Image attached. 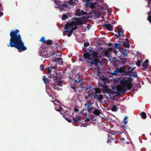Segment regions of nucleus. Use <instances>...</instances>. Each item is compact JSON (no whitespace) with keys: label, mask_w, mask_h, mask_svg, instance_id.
<instances>
[{"label":"nucleus","mask_w":151,"mask_h":151,"mask_svg":"<svg viewBox=\"0 0 151 151\" xmlns=\"http://www.w3.org/2000/svg\"><path fill=\"white\" fill-rule=\"evenodd\" d=\"M127 122L126 121V120H124V121H123V123L124 124V125L126 124Z\"/></svg>","instance_id":"nucleus-57"},{"label":"nucleus","mask_w":151,"mask_h":151,"mask_svg":"<svg viewBox=\"0 0 151 151\" xmlns=\"http://www.w3.org/2000/svg\"><path fill=\"white\" fill-rule=\"evenodd\" d=\"M3 14V13L2 12L0 11V16H1Z\"/></svg>","instance_id":"nucleus-61"},{"label":"nucleus","mask_w":151,"mask_h":151,"mask_svg":"<svg viewBox=\"0 0 151 151\" xmlns=\"http://www.w3.org/2000/svg\"><path fill=\"white\" fill-rule=\"evenodd\" d=\"M81 116H78L77 117V118H76L77 119H80V120H79L80 121H81Z\"/></svg>","instance_id":"nucleus-55"},{"label":"nucleus","mask_w":151,"mask_h":151,"mask_svg":"<svg viewBox=\"0 0 151 151\" xmlns=\"http://www.w3.org/2000/svg\"><path fill=\"white\" fill-rule=\"evenodd\" d=\"M114 48H115L117 49L118 48H119V46L120 45V44H117V43H114Z\"/></svg>","instance_id":"nucleus-40"},{"label":"nucleus","mask_w":151,"mask_h":151,"mask_svg":"<svg viewBox=\"0 0 151 151\" xmlns=\"http://www.w3.org/2000/svg\"><path fill=\"white\" fill-rule=\"evenodd\" d=\"M93 114L96 115H99L101 112L100 110L97 109H95L93 112Z\"/></svg>","instance_id":"nucleus-18"},{"label":"nucleus","mask_w":151,"mask_h":151,"mask_svg":"<svg viewBox=\"0 0 151 151\" xmlns=\"http://www.w3.org/2000/svg\"><path fill=\"white\" fill-rule=\"evenodd\" d=\"M45 52L44 53V54H42V56L43 57L47 58V57L48 55H47L46 54H45Z\"/></svg>","instance_id":"nucleus-52"},{"label":"nucleus","mask_w":151,"mask_h":151,"mask_svg":"<svg viewBox=\"0 0 151 151\" xmlns=\"http://www.w3.org/2000/svg\"><path fill=\"white\" fill-rule=\"evenodd\" d=\"M118 31L119 32L118 34L119 37L121 35H123L124 33V31L122 28H119L118 29Z\"/></svg>","instance_id":"nucleus-17"},{"label":"nucleus","mask_w":151,"mask_h":151,"mask_svg":"<svg viewBox=\"0 0 151 151\" xmlns=\"http://www.w3.org/2000/svg\"><path fill=\"white\" fill-rule=\"evenodd\" d=\"M132 77L133 78H138L137 75V74H133L132 75Z\"/></svg>","instance_id":"nucleus-51"},{"label":"nucleus","mask_w":151,"mask_h":151,"mask_svg":"<svg viewBox=\"0 0 151 151\" xmlns=\"http://www.w3.org/2000/svg\"><path fill=\"white\" fill-rule=\"evenodd\" d=\"M93 0H86L85 4L86 6H88V5L90 3V1H92Z\"/></svg>","instance_id":"nucleus-37"},{"label":"nucleus","mask_w":151,"mask_h":151,"mask_svg":"<svg viewBox=\"0 0 151 151\" xmlns=\"http://www.w3.org/2000/svg\"><path fill=\"white\" fill-rule=\"evenodd\" d=\"M44 67V65L42 64H41L40 67V69L42 70H43Z\"/></svg>","instance_id":"nucleus-47"},{"label":"nucleus","mask_w":151,"mask_h":151,"mask_svg":"<svg viewBox=\"0 0 151 151\" xmlns=\"http://www.w3.org/2000/svg\"><path fill=\"white\" fill-rule=\"evenodd\" d=\"M68 18V16L64 14L62 15V19L63 20H65L66 19Z\"/></svg>","instance_id":"nucleus-34"},{"label":"nucleus","mask_w":151,"mask_h":151,"mask_svg":"<svg viewBox=\"0 0 151 151\" xmlns=\"http://www.w3.org/2000/svg\"><path fill=\"white\" fill-rule=\"evenodd\" d=\"M122 86L121 85H117L116 87V90L119 92L120 93H121V90H122Z\"/></svg>","instance_id":"nucleus-28"},{"label":"nucleus","mask_w":151,"mask_h":151,"mask_svg":"<svg viewBox=\"0 0 151 151\" xmlns=\"http://www.w3.org/2000/svg\"><path fill=\"white\" fill-rule=\"evenodd\" d=\"M70 87L71 88H73V89L75 90L76 87L75 86H74L73 85H71L70 86Z\"/></svg>","instance_id":"nucleus-44"},{"label":"nucleus","mask_w":151,"mask_h":151,"mask_svg":"<svg viewBox=\"0 0 151 151\" xmlns=\"http://www.w3.org/2000/svg\"><path fill=\"white\" fill-rule=\"evenodd\" d=\"M85 89H86L87 90H88V89L86 87H85V86H82L81 88V90H82V91L83 90H84Z\"/></svg>","instance_id":"nucleus-43"},{"label":"nucleus","mask_w":151,"mask_h":151,"mask_svg":"<svg viewBox=\"0 0 151 151\" xmlns=\"http://www.w3.org/2000/svg\"><path fill=\"white\" fill-rule=\"evenodd\" d=\"M103 27H105L108 31H112L113 29V27L110 24H105L103 25Z\"/></svg>","instance_id":"nucleus-8"},{"label":"nucleus","mask_w":151,"mask_h":151,"mask_svg":"<svg viewBox=\"0 0 151 151\" xmlns=\"http://www.w3.org/2000/svg\"><path fill=\"white\" fill-rule=\"evenodd\" d=\"M119 73H122L124 72V66L123 68H121L120 67H119Z\"/></svg>","instance_id":"nucleus-32"},{"label":"nucleus","mask_w":151,"mask_h":151,"mask_svg":"<svg viewBox=\"0 0 151 151\" xmlns=\"http://www.w3.org/2000/svg\"><path fill=\"white\" fill-rule=\"evenodd\" d=\"M58 76H55L54 77V82H55L57 84H58V86H61L62 85L61 84V82L60 80L58 81Z\"/></svg>","instance_id":"nucleus-13"},{"label":"nucleus","mask_w":151,"mask_h":151,"mask_svg":"<svg viewBox=\"0 0 151 151\" xmlns=\"http://www.w3.org/2000/svg\"><path fill=\"white\" fill-rule=\"evenodd\" d=\"M101 81L106 82L107 83H109V80L105 77L103 76L101 79Z\"/></svg>","instance_id":"nucleus-25"},{"label":"nucleus","mask_w":151,"mask_h":151,"mask_svg":"<svg viewBox=\"0 0 151 151\" xmlns=\"http://www.w3.org/2000/svg\"><path fill=\"white\" fill-rule=\"evenodd\" d=\"M119 63V60H116L115 61L114 64V66L116 68L118 67L119 66L117 65V64H118Z\"/></svg>","instance_id":"nucleus-30"},{"label":"nucleus","mask_w":151,"mask_h":151,"mask_svg":"<svg viewBox=\"0 0 151 151\" xmlns=\"http://www.w3.org/2000/svg\"><path fill=\"white\" fill-rule=\"evenodd\" d=\"M73 119L74 120V122L77 124V123L79 122V121H80V119H77L76 118H73Z\"/></svg>","instance_id":"nucleus-39"},{"label":"nucleus","mask_w":151,"mask_h":151,"mask_svg":"<svg viewBox=\"0 0 151 151\" xmlns=\"http://www.w3.org/2000/svg\"><path fill=\"white\" fill-rule=\"evenodd\" d=\"M140 115L141 116V117L144 119H145L146 118V114L144 112H142L140 114Z\"/></svg>","instance_id":"nucleus-26"},{"label":"nucleus","mask_w":151,"mask_h":151,"mask_svg":"<svg viewBox=\"0 0 151 151\" xmlns=\"http://www.w3.org/2000/svg\"><path fill=\"white\" fill-rule=\"evenodd\" d=\"M90 45V44L88 42H85L84 43V45L85 47H87Z\"/></svg>","instance_id":"nucleus-41"},{"label":"nucleus","mask_w":151,"mask_h":151,"mask_svg":"<svg viewBox=\"0 0 151 151\" xmlns=\"http://www.w3.org/2000/svg\"><path fill=\"white\" fill-rule=\"evenodd\" d=\"M113 48L111 47H109V48L107 50H109V51H112L113 50Z\"/></svg>","instance_id":"nucleus-50"},{"label":"nucleus","mask_w":151,"mask_h":151,"mask_svg":"<svg viewBox=\"0 0 151 151\" xmlns=\"http://www.w3.org/2000/svg\"><path fill=\"white\" fill-rule=\"evenodd\" d=\"M117 105H114L111 109V110L113 111L116 112L117 111L118 108L117 107Z\"/></svg>","instance_id":"nucleus-29"},{"label":"nucleus","mask_w":151,"mask_h":151,"mask_svg":"<svg viewBox=\"0 0 151 151\" xmlns=\"http://www.w3.org/2000/svg\"><path fill=\"white\" fill-rule=\"evenodd\" d=\"M19 31L18 29L12 30L10 33V39L9 40V44H8V47H15L19 52H21L27 50L23 42L20 35L19 33Z\"/></svg>","instance_id":"nucleus-1"},{"label":"nucleus","mask_w":151,"mask_h":151,"mask_svg":"<svg viewBox=\"0 0 151 151\" xmlns=\"http://www.w3.org/2000/svg\"><path fill=\"white\" fill-rule=\"evenodd\" d=\"M63 109V108L61 107H60L57 110H56V111H58L60 112V111Z\"/></svg>","instance_id":"nucleus-48"},{"label":"nucleus","mask_w":151,"mask_h":151,"mask_svg":"<svg viewBox=\"0 0 151 151\" xmlns=\"http://www.w3.org/2000/svg\"><path fill=\"white\" fill-rule=\"evenodd\" d=\"M82 91V90H81V89L79 90L76 89L75 91V92L77 94L79 95H80Z\"/></svg>","instance_id":"nucleus-36"},{"label":"nucleus","mask_w":151,"mask_h":151,"mask_svg":"<svg viewBox=\"0 0 151 151\" xmlns=\"http://www.w3.org/2000/svg\"><path fill=\"white\" fill-rule=\"evenodd\" d=\"M149 60L148 59H146L143 63L142 67L143 68V70L147 69V67L148 66V65L147 64Z\"/></svg>","instance_id":"nucleus-11"},{"label":"nucleus","mask_w":151,"mask_h":151,"mask_svg":"<svg viewBox=\"0 0 151 151\" xmlns=\"http://www.w3.org/2000/svg\"><path fill=\"white\" fill-rule=\"evenodd\" d=\"M90 55H91V54L88 52H86L84 53L83 56L85 58L88 59V61H89L90 59H92V58H90Z\"/></svg>","instance_id":"nucleus-15"},{"label":"nucleus","mask_w":151,"mask_h":151,"mask_svg":"<svg viewBox=\"0 0 151 151\" xmlns=\"http://www.w3.org/2000/svg\"><path fill=\"white\" fill-rule=\"evenodd\" d=\"M96 4V2H94V3H91V4L89 5L90 8L92 9V12H93L94 14H96V12L93 9L95 8L96 6L95 5Z\"/></svg>","instance_id":"nucleus-9"},{"label":"nucleus","mask_w":151,"mask_h":151,"mask_svg":"<svg viewBox=\"0 0 151 151\" xmlns=\"http://www.w3.org/2000/svg\"><path fill=\"white\" fill-rule=\"evenodd\" d=\"M104 53L105 55L107 57H109L110 56V54L109 53V50H106L104 51Z\"/></svg>","instance_id":"nucleus-24"},{"label":"nucleus","mask_w":151,"mask_h":151,"mask_svg":"<svg viewBox=\"0 0 151 151\" xmlns=\"http://www.w3.org/2000/svg\"><path fill=\"white\" fill-rule=\"evenodd\" d=\"M74 26V24L72 23V21L71 22H68L65 24L64 27V31L63 32V33H68L69 34V32L71 30V29Z\"/></svg>","instance_id":"nucleus-4"},{"label":"nucleus","mask_w":151,"mask_h":151,"mask_svg":"<svg viewBox=\"0 0 151 151\" xmlns=\"http://www.w3.org/2000/svg\"><path fill=\"white\" fill-rule=\"evenodd\" d=\"M133 79L130 78L129 79L126 80L123 78L122 80L120 81V83L122 85L121 93H124L127 91V89L130 90L132 88V83Z\"/></svg>","instance_id":"nucleus-2"},{"label":"nucleus","mask_w":151,"mask_h":151,"mask_svg":"<svg viewBox=\"0 0 151 151\" xmlns=\"http://www.w3.org/2000/svg\"><path fill=\"white\" fill-rule=\"evenodd\" d=\"M90 96V95L88 94L87 95H86L85 97V99L86 100L88 99V97Z\"/></svg>","instance_id":"nucleus-45"},{"label":"nucleus","mask_w":151,"mask_h":151,"mask_svg":"<svg viewBox=\"0 0 151 151\" xmlns=\"http://www.w3.org/2000/svg\"><path fill=\"white\" fill-rule=\"evenodd\" d=\"M119 68H117L114 71L113 73H112L111 74L113 76H116L117 75V73H119Z\"/></svg>","instance_id":"nucleus-21"},{"label":"nucleus","mask_w":151,"mask_h":151,"mask_svg":"<svg viewBox=\"0 0 151 151\" xmlns=\"http://www.w3.org/2000/svg\"><path fill=\"white\" fill-rule=\"evenodd\" d=\"M132 70H129L127 71L124 72V73L125 75L126 76H130L129 77V78L128 79H129L130 78H131L132 77Z\"/></svg>","instance_id":"nucleus-16"},{"label":"nucleus","mask_w":151,"mask_h":151,"mask_svg":"<svg viewBox=\"0 0 151 151\" xmlns=\"http://www.w3.org/2000/svg\"><path fill=\"white\" fill-rule=\"evenodd\" d=\"M75 85H78V80H75Z\"/></svg>","instance_id":"nucleus-53"},{"label":"nucleus","mask_w":151,"mask_h":151,"mask_svg":"<svg viewBox=\"0 0 151 151\" xmlns=\"http://www.w3.org/2000/svg\"><path fill=\"white\" fill-rule=\"evenodd\" d=\"M89 51L91 53V55H92L95 58L98 57V55L99 54L98 52L94 51H92V50H90Z\"/></svg>","instance_id":"nucleus-14"},{"label":"nucleus","mask_w":151,"mask_h":151,"mask_svg":"<svg viewBox=\"0 0 151 151\" xmlns=\"http://www.w3.org/2000/svg\"><path fill=\"white\" fill-rule=\"evenodd\" d=\"M113 45L112 43H109L108 44V46L109 47Z\"/></svg>","instance_id":"nucleus-58"},{"label":"nucleus","mask_w":151,"mask_h":151,"mask_svg":"<svg viewBox=\"0 0 151 151\" xmlns=\"http://www.w3.org/2000/svg\"><path fill=\"white\" fill-rule=\"evenodd\" d=\"M80 11V9H78L76 11V13L75 14V15L76 16H80L81 15H86L87 12H85L83 11H81V13H79V11Z\"/></svg>","instance_id":"nucleus-10"},{"label":"nucleus","mask_w":151,"mask_h":151,"mask_svg":"<svg viewBox=\"0 0 151 151\" xmlns=\"http://www.w3.org/2000/svg\"><path fill=\"white\" fill-rule=\"evenodd\" d=\"M99 63L100 64L101 63V61L97 58H95L94 59H90L89 61L87 60V63H91V67L93 65H95V66H97L98 65V63Z\"/></svg>","instance_id":"nucleus-5"},{"label":"nucleus","mask_w":151,"mask_h":151,"mask_svg":"<svg viewBox=\"0 0 151 151\" xmlns=\"http://www.w3.org/2000/svg\"><path fill=\"white\" fill-rule=\"evenodd\" d=\"M80 83V85L81 86H82L83 84V82H80L79 83Z\"/></svg>","instance_id":"nucleus-64"},{"label":"nucleus","mask_w":151,"mask_h":151,"mask_svg":"<svg viewBox=\"0 0 151 151\" xmlns=\"http://www.w3.org/2000/svg\"><path fill=\"white\" fill-rule=\"evenodd\" d=\"M52 43V41L51 40H47L46 41V44L47 45H51Z\"/></svg>","instance_id":"nucleus-35"},{"label":"nucleus","mask_w":151,"mask_h":151,"mask_svg":"<svg viewBox=\"0 0 151 151\" xmlns=\"http://www.w3.org/2000/svg\"><path fill=\"white\" fill-rule=\"evenodd\" d=\"M94 97L93 99H96L99 101H101L102 99H104V97L102 94H96V95H93Z\"/></svg>","instance_id":"nucleus-7"},{"label":"nucleus","mask_w":151,"mask_h":151,"mask_svg":"<svg viewBox=\"0 0 151 151\" xmlns=\"http://www.w3.org/2000/svg\"><path fill=\"white\" fill-rule=\"evenodd\" d=\"M50 68H51L52 69H55V66H51L50 67Z\"/></svg>","instance_id":"nucleus-62"},{"label":"nucleus","mask_w":151,"mask_h":151,"mask_svg":"<svg viewBox=\"0 0 151 151\" xmlns=\"http://www.w3.org/2000/svg\"><path fill=\"white\" fill-rule=\"evenodd\" d=\"M84 17L79 18H77L75 17L72 19V23L74 24V25H75V27L71 29V30L69 32V34L67 35L68 37H70L71 36L73 31L76 30L78 28V26L83 24L84 23V22L83 20Z\"/></svg>","instance_id":"nucleus-3"},{"label":"nucleus","mask_w":151,"mask_h":151,"mask_svg":"<svg viewBox=\"0 0 151 151\" xmlns=\"http://www.w3.org/2000/svg\"><path fill=\"white\" fill-rule=\"evenodd\" d=\"M40 41L44 44H46V41L44 37H42Z\"/></svg>","instance_id":"nucleus-31"},{"label":"nucleus","mask_w":151,"mask_h":151,"mask_svg":"<svg viewBox=\"0 0 151 151\" xmlns=\"http://www.w3.org/2000/svg\"><path fill=\"white\" fill-rule=\"evenodd\" d=\"M86 102L88 103V106L86 110H87L88 112V113H90L91 111V110L92 108V107H90L92 105L93 103H91L90 101H87Z\"/></svg>","instance_id":"nucleus-12"},{"label":"nucleus","mask_w":151,"mask_h":151,"mask_svg":"<svg viewBox=\"0 0 151 151\" xmlns=\"http://www.w3.org/2000/svg\"><path fill=\"white\" fill-rule=\"evenodd\" d=\"M82 79L81 78H80L79 79H78V83H79L81 82L82 81Z\"/></svg>","instance_id":"nucleus-59"},{"label":"nucleus","mask_w":151,"mask_h":151,"mask_svg":"<svg viewBox=\"0 0 151 151\" xmlns=\"http://www.w3.org/2000/svg\"><path fill=\"white\" fill-rule=\"evenodd\" d=\"M48 90H49V91H50V90H47V93H48V94L49 95V96H51L50 95V94H49V92H48V91H48Z\"/></svg>","instance_id":"nucleus-60"},{"label":"nucleus","mask_w":151,"mask_h":151,"mask_svg":"<svg viewBox=\"0 0 151 151\" xmlns=\"http://www.w3.org/2000/svg\"><path fill=\"white\" fill-rule=\"evenodd\" d=\"M141 61H140L139 60H137V65L139 67L140 66V63H141Z\"/></svg>","instance_id":"nucleus-46"},{"label":"nucleus","mask_w":151,"mask_h":151,"mask_svg":"<svg viewBox=\"0 0 151 151\" xmlns=\"http://www.w3.org/2000/svg\"><path fill=\"white\" fill-rule=\"evenodd\" d=\"M46 71L47 72V73L48 74H50L52 72V70L50 68H47L46 69Z\"/></svg>","instance_id":"nucleus-33"},{"label":"nucleus","mask_w":151,"mask_h":151,"mask_svg":"<svg viewBox=\"0 0 151 151\" xmlns=\"http://www.w3.org/2000/svg\"><path fill=\"white\" fill-rule=\"evenodd\" d=\"M54 61L56 63H62L63 62V61H62V59L61 58H56L55 59Z\"/></svg>","instance_id":"nucleus-22"},{"label":"nucleus","mask_w":151,"mask_h":151,"mask_svg":"<svg viewBox=\"0 0 151 151\" xmlns=\"http://www.w3.org/2000/svg\"><path fill=\"white\" fill-rule=\"evenodd\" d=\"M145 70H147V71H150V69L147 67V69H145Z\"/></svg>","instance_id":"nucleus-63"},{"label":"nucleus","mask_w":151,"mask_h":151,"mask_svg":"<svg viewBox=\"0 0 151 151\" xmlns=\"http://www.w3.org/2000/svg\"><path fill=\"white\" fill-rule=\"evenodd\" d=\"M94 90L95 91V92L94 95L98 94V93H100L101 92L100 89L99 88H95Z\"/></svg>","instance_id":"nucleus-23"},{"label":"nucleus","mask_w":151,"mask_h":151,"mask_svg":"<svg viewBox=\"0 0 151 151\" xmlns=\"http://www.w3.org/2000/svg\"><path fill=\"white\" fill-rule=\"evenodd\" d=\"M123 46L125 47H127L129 48V42H123Z\"/></svg>","instance_id":"nucleus-19"},{"label":"nucleus","mask_w":151,"mask_h":151,"mask_svg":"<svg viewBox=\"0 0 151 151\" xmlns=\"http://www.w3.org/2000/svg\"><path fill=\"white\" fill-rule=\"evenodd\" d=\"M61 114L63 115V117L66 119L67 117H66L65 115L60 112Z\"/></svg>","instance_id":"nucleus-54"},{"label":"nucleus","mask_w":151,"mask_h":151,"mask_svg":"<svg viewBox=\"0 0 151 151\" xmlns=\"http://www.w3.org/2000/svg\"><path fill=\"white\" fill-rule=\"evenodd\" d=\"M66 120L69 123H71L72 122V121L70 120L69 118H67L66 119Z\"/></svg>","instance_id":"nucleus-49"},{"label":"nucleus","mask_w":151,"mask_h":151,"mask_svg":"<svg viewBox=\"0 0 151 151\" xmlns=\"http://www.w3.org/2000/svg\"><path fill=\"white\" fill-rule=\"evenodd\" d=\"M108 139L107 141L108 143H110L114 140V138H112V137L109 134L108 135Z\"/></svg>","instance_id":"nucleus-20"},{"label":"nucleus","mask_w":151,"mask_h":151,"mask_svg":"<svg viewBox=\"0 0 151 151\" xmlns=\"http://www.w3.org/2000/svg\"><path fill=\"white\" fill-rule=\"evenodd\" d=\"M101 87L103 88V91L107 92L109 91V88H108L107 85H104Z\"/></svg>","instance_id":"nucleus-27"},{"label":"nucleus","mask_w":151,"mask_h":151,"mask_svg":"<svg viewBox=\"0 0 151 151\" xmlns=\"http://www.w3.org/2000/svg\"><path fill=\"white\" fill-rule=\"evenodd\" d=\"M43 80L44 82V83L45 84H46L47 82V79L45 77V76H44L43 78Z\"/></svg>","instance_id":"nucleus-38"},{"label":"nucleus","mask_w":151,"mask_h":151,"mask_svg":"<svg viewBox=\"0 0 151 151\" xmlns=\"http://www.w3.org/2000/svg\"><path fill=\"white\" fill-rule=\"evenodd\" d=\"M79 110L77 108H75L74 109V111L75 112H77Z\"/></svg>","instance_id":"nucleus-56"},{"label":"nucleus","mask_w":151,"mask_h":151,"mask_svg":"<svg viewBox=\"0 0 151 151\" xmlns=\"http://www.w3.org/2000/svg\"><path fill=\"white\" fill-rule=\"evenodd\" d=\"M122 54H120V56H118V58H120V60H122V63L123 65H124L125 64V62H126V59L125 58H123V57H124L126 56H127V53H126V52L124 53H122Z\"/></svg>","instance_id":"nucleus-6"},{"label":"nucleus","mask_w":151,"mask_h":151,"mask_svg":"<svg viewBox=\"0 0 151 151\" xmlns=\"http://www.w3.org/2000/svg\"><path fill=\"white\" fill-rule=\"evenodd\" d=\"M106 83H106V82L101 81V86H103L104 85H107Z\"/></svg>","instance_id":"nucleus-42"}]
</instances>
